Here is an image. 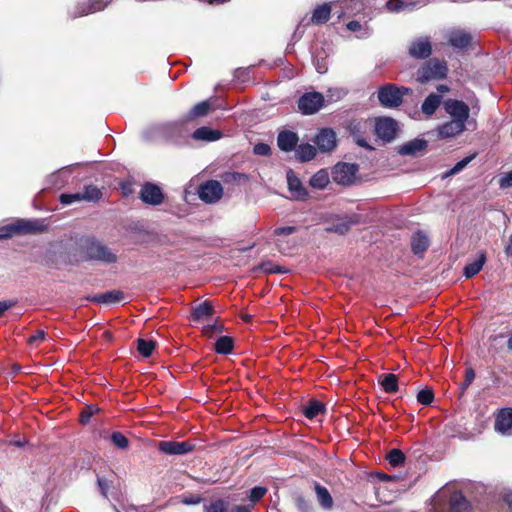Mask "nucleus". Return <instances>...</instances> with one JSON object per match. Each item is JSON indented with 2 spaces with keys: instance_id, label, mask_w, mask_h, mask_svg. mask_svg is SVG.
Returning a JSON list of instances; mask_svg holds the SVG:
<instances>
[{
  "instance_id": "nucleus-14",
  "label": "nucleus",
  "mask_w": 512,
  "mask_h": 512,
  "mask_svg": "<svg viewBox=\"0 0 512 512\" xmlns=\"http://www.w3.org/2000/svg\"><path fill=\"white\" fill-rule=\"evenodd\" d=\"M431 54L432 45L428 38H418L409 46V55L415 59H427Z\"/></svg>"
},
{
  "instance_id": "nucleus-64",
  "label": "nucleus",
  "mask_w": 512,
  "mask_h": 512,
  "mask_svg": "<svg viewBox=\"0 0 512 512\" xmlns=\"http://www.w3.org/2000/svg\"><path fill=\"white\" fill-rule=\"evenodd\" d=\"M505 253L507 256H512V233L508 245L505 247Z\"/></svg>"
},
{
  "instance_id": "nucleus-12",
  "label": "nucleus",
  "mask_w": 512,
  "mask_h": 512,
  "mask_svg": "<svg viewBox=\"0 0 512 512\" xmlns=\"http://www.w3.org/2000/svg\"><path fill=\"white\" fill-rule=\"evenodd\" d=\"M314 142L321 152H330L337 144L336 133L330 128H323L316 135Z\"/></svg>"
},
{
  "instance_id": "nucleus-18",
  "label": "nucleus",
  "mask_w": 512,
  "mask_h": 512,
  "mask_svg": "<svg viewBox=\"0 0 512 512\" xmlns=\"http://www.w3.org/2000/svg\"><path fill=\"white\" fill-rule=\"evenodd\" d=\"M125 295L120 290H110L94 296H87L86 299L97 304H112L124 300Z\"/></svg>"
},
{
  "instance_id": "nucleus-51",
  "label": "nucleus",
  "mask_w": 512,
  "mask_h": 512,
  "mask_svg": "<svg viewBox=\"0 0 512 512\" xmlns=\"http://www.w3.org/2000/svg\"><path fill=\"white\" fill-rule=\"evenodd\" d=\"M267 493V488L263 486H255L250 490L249 500L252 503L260 501Z\"/></svg>"
},
{
  "instance_id": "nucleus-23",
  "label": "nucleus",
  "mask_w": 512,
  "mask_h": 512,
  "mask_svg": "<svg viewBox=\"0 0 512 512\" xmlns=\"http://www.w3.org/2000/svg\"><path fill=\"white\" fill-rule=\"evenodd\" d=\"M314 491L319 505L324 510H331L334 506V501L329 490L325 486L315 482Z\"/></svg>"
},
{
  "instance_id": "nucleus-44",
  "label": "nucleus",
  "mask_w": 512,
  "mask_h": 512,
  "mask_svg": "<svg viewBox=\"0 0 512 512\" xmlns=\"http://www.w3.org/2000/svg\"><path fill=\"white\" fill-rule=\"evenodd\" d=\"M417 401H418V403H420L424 406L431 405L434 401L433 390L430 388H425V389L420 390L417 394Z\"/></svg>"
},
{
  "instance_id": "nucleus-28",
  "label": "nucleus",
  "mask_w": 512,
  "mask_h": 512,
  "mask_svg": "<svg viewBox=\"0 0 512 512\" xmlns=\"http://www.w3.org/2000/svg\"><path fill=\"white\" fill-rule=\"evenodd\" d=\"M331 16V6L327 3L317 6L311 16L310 22L314 25H322L328 22Z\"/></svg>"
},
{
  "instance_id": "nucleus-38",
  "label": "nucleus",
  "mask_w": 512,
  "mask_h": 512,
  "mask_svg": "<svg viewBox=\"0 0 512 512\" xmlns=\"http://www.w3.org/2000/svg\"><path fill=\"white\" fill-rule=\"evenodd\" d=\"M256 269L267 274H284L288 272L287 268L277 265L271 260L261 262Z\"/></svg>"
},
{
  "instance_id": "nucleus-39",
  "label": "nucleus",
  "mask_w": 512,
  "mask_h": 512,
  "mask_svg": "<svg viewBox=\"0 0 512 512\" xmlns=\"http://www.w3.org/2000/svg\"><path fill=\"white\" fill-rule=\"evenodd\" d=\"M103 196L101 189H99L95 185H86L84 186L82 197L85 201L88 202H98Z\"/></svg>"
},
{
  "instance_id": "nucleus-35",
  "label": "nucleus",
  "mask_w": 512,
  "mask_h": 512,
  "mask_svg": "<svg viewBox=\"0 0 512 512\" xmlns=\"http://www.w3.org/2000/svg\"><path fill=\"white\" fill-rule=\"evenodd\" d=\"M441 103V97L435 93L429 94L422 103V112L426 115H433Z\"/></svg>"
},
{
  "instance_id": "nucleus-3",
  "label": "nucleus",
  "mask_w": 512,
  "mask_h": 512,
  "mask_svg": "<svg viewBox=\"0 0 512 512\" xmlns=\"http://www.w3.org/2000/svg\"><path fill=\"white\" fill-rule=\"evenodd\" d=\"M448 66L446 61L432 58L423 63L416 72L418 82L424 84L434 80H442L447 77Z\"/></svg>"
},
{
  "instance_id": "nucleus-10",
  "label": "nucleus",
  "mask_w": 512,
  "mask_h": 512,
  "mask_svg": "<svg viewBox=\"0 0 512 512\" xmlns=\"http://www.w3.org/2000/svg\"><path fill=\"white\" fill-rule=\"evenodd\" d=\"M444 107L446 112L452 117V120L465 125L470 114L469 106L465 102L456 99H448Z\"/></svg>"
},
{
  "instance_id": "nucleus-34",
  "label": "nucleus",
  "mask_w": 512,
  "mask_h": 512,
  "mask_svg": "<svg viewBox=\"0 0 512 512\" xmlns=\"http://www.w3.org/2000/svg\"><path fill=\"white\" fill-rule=\"evenodd\" d=\"M214 349L218 354L228 355L234 349V339L230 336H221L216 340Z\"/></svg>"
},
{
  "instance_id": "nucleus-33",
  "label": "nucleus",
  "mask_w": 512,
  "mask_h": 512,
  "mask_svg": "<svg viewBox=\"0 0 512 512\" xmlns=\"http://www.w3.org/2000/svg\"><path fill=\"white\" fill-rule=\"evenodd\" d=\"M329 182L330 178L327 170L321 169L310 178L309 185L314 189L322 190L327 187Z\"/></svg>"
},
{
  "instance_id": "nucleus-58",
  "label": "nucleus",
  "mask_w": 512,
  "mask_h": 512,
  "mask_svg": "<svg viewBox=\"0 0 512 512\" xmlns=\"http://www.w3.org/2000/svg\"><path fill=\"white\" fill-rule=\"evenodd\" d=\"M297 231V227L295 226H283L278 227L274 230L275 235H290Z\"/></svg>"
},
{
  "instance_id": "nucleus-32",
  "label": "nucleus",
  "mask_w": 512,
  "mask_h": 512,
  "mask_svg": "<svg viewBox=\"0 0 512 512\" xmlns=\"http://www.w3.org/2000/svg\"><path fill=\"white\" fill-rule=\"evenodd\" d=\"M221 132L219 130H213L209 127H200L193 132V138L196 140L204 141H215L220 139Z\"/></svg>"
},
{
  "instance_id": "nucleus-11",
  "label": "nucleus",
  "mask_w": 512,
  "mask_h": 512,
  "mask_svg": "<svg viewBox=\"0 0 512 512\" xmlns=\"http://www.w3.org/2000/svg\"><path fill=\"white\" fill-rule=\"evenodd\" d=\"M198 194L205 203H214L221 199L223 187L217 180H209L199 187Z\"/></svg>"
},
{
  "instance_id": "nucleus-43",
  "label": "nucleus",
  "mask_w": 512,
  "mask_h": 512,
  "mask_svg": "<svg viewBox=\"0 0 512 512\" xmlns=\"http://www.w3.org/2000/svg\"><path fill=\"white\" fill-rule=\"evenodd\" d=\"M228 506V501L216 499L211 501L209 505L204 506V512H228Z\"/></svg>"
},
{
  "instance_id": "nucleus-24",
  "label": "nucleus",
  "mask_w": 512,
  "mask_h": 512,
  "mask_svg": "<svg viewBox=\"0 0 512 512\" xmlns=\"http://www.w3.org/2000/svg\"><path fill=\"white\" fill-rule=\"evenodd\" d=\"M326 412V406L323 402L317 399H310L306 405L302 407V413L307 419H314L320 414Z\"/></svg>"
},
{
  "instance_id": "nucleus-4",
  "label": "nucleus",
  "mask_w": 512,
  "mask_h": 512,
  "mask_svg": "<svg viewBox=\"0 0 512 512\" xmlns=\"http://www.w3.org/2000/svg\"><path fill=\"white\" fill-rule=\"evenodd\" d=\"M85 259L99 261L105 264L116 263L118 257L110 248L97 240H87L82 246Z\"/></svg>"
},
{
  "instance_id": "nucleus-49",
  "label": "nucleus",
  "mask_w": 512,
  "mask_h": 512,
  "mask_svg": "<svg viewBox=\"0 0 512 512\" xmlns=\"http://www.w3.org/2000/svg\"><path fill=\"white\" fill-rule=\"evenodd\" d=\"M176 499H179L185 505H198L203 501V497L200 494H184Z\"/></svg>"
},
{
  "instance_id": "nucleus-50",
  "label": "nucleus",
  "mask_w": 512,
  "mask_h": 512,
  "mask_svg": "<svg viewBox=\"0 0 512 512\" xmlns=\"http://www.w3.org/2000/svg\"><path fill=\"white\" fill-rule=\"evenodd\" d=\"M84 200L82 197V192L77 193H63L59 197V201L63 205H69L76 201Z\"/></svg>"
},
{
  "instance_id": "nucleus-45",
  "label": "nucleus",
  "mask_w": 512,
  "mask_h": 512,
  "mask_svg": "<svg viewBox=\"0 0 512 512\" xmlns=\"http://www.w3.org/2000/svg\"><path fill=\"white\" fill-rule=\"evenodd\" d=\"M110 439L113 445L119 449H126L129 446L128 438L121 432H113Z\"/></svg>"
},
{
  "instance_id": "nucleus-57",
  "label": "nucleus",
  "mask_w": 512,
  "mask_h": 512,
  "mask_svg": "<svg viewBox=\"0 0 512 512\" xmlns=\"http://www.w3.org/2000/svg\"><path fill=\"white\" fill-rule=\"evenodd\" d=\"M296 502H297V507L301 512H313L312 506L310 505V503L307 500H305L304 497L299 496L297 498Z\"/></svg>"
},
{
  "instance_id": "nucleus-37",
  "label": "nucleus",
  "mask_w": 512,
  "mask_h": 512,
  "mask_svg": "<svg viewBox=\"0 0 512 512\" xmlns=\"http://www.w3.org/2000/svg\"><path fill=\"white\" fill-rule=\"evenodd\" d=\"M210 110H211V103L209 100L199 102L189 111L188 118L192 120V119L206 116Z\"/></svg>"
},
{
  "instance_id": "nucleus-31",
  "label": "nucleus",
  "mask_w": 512,
  "mask_h": 512,
  "mask_svg": "<svg viewBox=\"0 0 512 512\" xmlns=\"http://www.w3.org/2000/svg\"><path fill=\"white\" fill-rule=\"evenodd\" d=\"M316 148L308 143L300 144L295 148V157L300 162H308L315 158Z\"/></svg>"
},
{
  "instance_id": "nucleus-15",
  "label": "nucleus",
  "mask_w": 512,
  "mask_h": 512,
  "mask_svg": "<svg viewBox=\"0 0 512 512\" xmlns=\"http://www.w3.org/2000/svg\"><path fill=\"white\" fill-rule=\"evenodd\" d=\"M448 504L450 512H471V503L461 491L452 492Z\"/></svg>"
},
{
  "instance_id": "nucleus-60",
  "label": "nucleus",
  "mask_w": 512,
  "mask_h": 512,
  "mask_svg": "<svg viewBox=\"0 0 512 512\" xmlns=\"http://www.w3.org/2000/svg\"><path fill=\"white\" fill-rule=\"evenodd\" d=\"M16 304L17 301L15 300L0 301V317H2L7 310L14 307Z\"/></svg>"
},
{
  "instance_id": "nucleus-29",
  "label": "nucleus",
  "mask_w": 512,
  "mask_h": 512,
  "mask_svg": "<svg viewBox=\"0 0 512 512\" xmlns=\"http://www.w3.org/2000/svg\"><path fill=\"white\" fill-rule=\"evenodd\" d=\"M429 247L428 237L421 231H417L411 239V249L414 254L420 255Z\"/></svg>"
},
{
  "instance_id": "nucleus-9",
  "label": "nucleus",
  "mask_w": 512,
  "mask_h": 512,
  "mask_svg": "<svg viewBox=\"0 0 512 512\" xmlns=\"http://www.w3.org/2000/svg\"><path fill=\"white\" fill-rule=\"evenodd\" d=\"M164 193L155 183L145 182L140 191V199L148 205L158 206L164 202Z\"/></svg>"
},
{
  "instance_id": "nucleus-61",
  "label": "nucleus",
  "mask_w": 512,
  "mask_h": 512,
  "mask_svg": "<svg viewBox=\"0 0 512 512\" xmlns=\"http://www.w3.org/2000/svg\"><path fill=\"white\" fill-rule=\"evenodd\" d=\"M346 28L351 32H360L362 31V24L357 20L349 21L346 24Z\"/></svg>"
},
{
  "instance_id": "nucleus-42",
  "label": "nucleus",
  "mask_w": 512,
  "mask_h": 512,
  "mask_svg": "<svg viewBox=\"0 0 512 512\" xmlns=\"http://www.w3.org/2000/svg\"><path fill=\"white\" fill-rule=\"evenodd\" d=\"M355 223H356L355 221H351V220L341 221V222L333 224L330 227H327L326 231L329 233H337L339 235H345L350 231L351 226Z\"/></svg>"
},
{
  "instance_id": "nucleus-41",
  "label": "nucleus",
  "mask_w": 512,
  "mask_h": 512,
  "mask_svg": "<svg viewBox=\"0 0 512 512\" xmlns=\"http://www.w3.org/2000/svg\"><path fill=\"white\" fill-rule=\"evenodd\" d=\"M385 6L389 12H400L405 9L411 11L414 9L415 3L405 2L403 0H388Z\"/></svg>"
},
{
  "instance_id": "nucleus-2",
  "label": "nucleus",
  "mask_w": 512,
  "mask_h": 512,
  "mask_svg": "<svg viewBox=\"0 0 512 512\" xmlns=\"http://www.w3.org/2000/svg\"><path fill=\"white\" fill-rule=\"evenodd\" d=\"M412 93L413 90L411 88L388 83L379 87L377 98L381 106L395 109L402 105L404 96L411 95Z\"/></svg>"
},
{
  "instance_id": "nucleus-40",
  "label": "nucleus",
  "mask_w": 512,
  "mask_h": 512,
  "mask_svg": "<svg viewBox=\"0 0 512 512\" xmlns=\"http://www.w3.org/2000/svg\"><path fill=\"white\" fill-rule=\"evenodd\" d=\"M156 347L155 341L145 340L142 338L137 339V351L139 354L145 358H148L152 355L154 349Z\"/></svg>"
},
{
  "instance_id": "nucleus-5",
  "label": "nucleus",
  "mask_w": 512,
  "mask_h": 512,
  "mask_svg": "<svg viewBox=\"0 0 512 512\" xmlns=\"http://www.w3.org/2000/svg\"><path fill=\"white\" fill-rule=\"evenodd\" d=\"M358 170L359 165L356 163L339 162L332 169V179L343 186L351 185Z\"/></svg>"
},
{
  "instance_id": "nucleus-7",
  "label": "nucleus",
  "mask_w": 512,
  "mask_h": 512,
  "mask_svg": "<svg viewBox=\"0 0 512 512\" xmlns=\"http://www.w3.org/2000/svg\"><path fill=\"white\" fill-rule=\"evenodd\" d=\"M375 134L383 141H392L398 132V123L391 117H378L375 119Z\"/></svg>"
},
{
  "instance_id": "nucleus-54",
  "label": "nucleus",
  "mask_w": 512,
  "mask_h": 512,
  "mask_svg": "<svg viewBox=\"0 0 512 512\" xmlns=\"http://www.w3.org/2000/svg\"><path fill=\"white\" fill-rule=\"evenodd\" d=\"M46 338V333L44 330H37L33 335H31L27 339V343L29 345H38V343L43 342Z\"/></svg>"
},
{
  "instance_id": "nucleus-59",
  "label": "nucleus",
  "mask_w": 512,
  "mask_h": 512,
  "mask_svg": "<svg viewBox=\"0 0 512 512\" xmlns=\"http://www.w3.org/2000/svg\"><path fill=\"white\" fill-rule=\"evenodd\" d=\"M499 185L501 188L512 187V170L500 178Z\"/></svg>"
},
{
  "instance_id": "nucleus-13",
  "label": "nucleus",
  "mask_w": 512,
  "mask_h": 512,
  "mask_svg": "<svg viewBox=\"0 0 512 512\" xmlns=\"http://www.w3.org/2000/svg\"><path fill=\"white\" fill-rule=\"evenodd\" d=\"M108 5L107 0H87L79 3L72 12L73 18L86 16L103 10Z\"/></svg>"
},
{
  "instance_id": "nucleus-8",
  "label": "nucleus",
  "mask_w": 512,
  "mask_h": 512,
  "mask_svg": "<svg viewBox=\"0 0 512 512\" xmlns=\"http://www.w3.org/2000/svg\"><path fill=\"white\" fill-rule=\"evenodd\" d=\"M158 450L166 455H185L195 450V444L191 441H160Z\"/></svg>"
},
{
  "instance_id": "nucleus-17",
  "label": "nucleus",
  "mask_w": 512,
  "mask_h": 512,
  "mask_svg": "<svg viewBox=\"0 0 512 512\" xmlns=\"http://www.w3.org/2000/svg\"><path fill=\"white\" fill-rule=\"evenodd\" d=\"M299 141L298 135L289 130L281 131L277 137V145L284 152H291L297 147Z\"/></svg>"
},
{
  "instance_id": "nucleus-62",
  "label": "nucleus",
  "mask_w": 512,
  "mask_h": 512,
  "mask_svg": "<svg viewBox=\"0 0 512 512\" xmlns=\"http://www.w3.org/2000/svg\"><path fill=\"white\" fill-rule=\"evenodd\" d=\"M315 66H316L317 71L321 74H323L327 71V65H326L324 59H322V60L317 59Z\"/></svg>"
},
{
  "instance_id": "nucleus-53",
  "label": "nucleus",
  "mask_w": 512,
  "mask_h": 512,
  "mask_svg": "<svg viewBox=\"0 0 512 512\" xmlns=\"http://www.w3.org/2000/svg\"><path fill=\"white\" fill-rule=\"evenodd\" d=\"M223 325L221 324H209L203 327V334L207 337H212L215 333H220L223 331Z\"/></svg>"
},
{
  "instance_id": "nucleus-1",
  "label": "nucleus",
  "mask_w": 512,
  "mask_h": 512,
  "mask_svg": "<svg viewBox=\"0 0 512 512\" xmlns=\"http://www.w3.org/2000/svg\"><path fill=\"white\" fill-rule=\"evenodd\" d=\"M48 231V226L38 219H18L0 228V240L14 235L41 234Z\"/></svg>"
},
{
  "instance_id": "nucleus-6",
  "label": "nucleus",
  "mask_w": 512,
  "mask_h": 512,
  "mask_svg": "<svg viewBox=\"0 0 512 512\" xmlns=\"http://www.w3.org/2000/svg\"><path fill=\"white\" fill-rule=\"evenodd\" d=\"M324 96L320 92H307L298 100V109L304 115H312L324 106Z\"/></svg>"
},
{
  "instance_id": "nucleus-21",
  "label": "nucleus",
  "mask_w": 512,
  "mask_h": 512,
  "mask_svg": "<svg viewBox=\"0 0 512 512\" xmlns=\"http://www.w3.org/2000/svg\"><path fill=\"white\" fill-rule=\"evenodd\" d=\"M486 260V252L480 251L477 254V258L474 261L467 263L464 266L463 275L465 276V278L470 279L477 275L482 270L484 264L486 263Z\"/></svg>"
},
{
  "instance_id": "nucleus-27",
  "label": "nucleus",
  "mask_w": 512,
  "mask_h": 512,
  "mask_svg": "<svg viewBox=\"0 0 512 512\" xmlns=\"http://www.w3.org/2000/svg\"><path fill=\"white\" fill-rule=\"evenodd\" d=\"M512 428V408L500 410L496 417L495 429L505 433Z\"/></svg>"
},
{
  "instance_id": "nucleus-46",
  "label": "nucleus",
  "mask_w": 512,
  "mask_h": 512,
  "mask_svg": "<svg viewBox=\"0 0 512 512\" xmlns=\"http://www.w3.org/2000/svg\"><path fill=\"white\" fill-rule=\"evenodd\" d=\"M99 411V408L95 405H87L80 412L79 421L81 424L89 423L91 417Z\"/></svg>"
},
{
  "instance_id": "nucleus-26",
  "label": "nucleus",
  "mask_w": 512,
  "mask_h": 512,
  "mask_svg": "<svg viewBox=\"0 0 512 512\" xmlns=\"http://www.w3.org/2000/svg\"><path fill=\"white\" fill-rule=\"evenodd\" d=\"M426 147V140L414 139L400 146L398 152L401 155L415 156L418 152L424 151Z\"/></svg>"
},
{
  "instance_id": "nucleus-19",
  "label": "nucleus",
  "mask_w": 512,
  "mask_h": 512,
  "mask_svg": "<svg viewBox=\"0 0 512 512\" xmlns=\"http://www.w3.org/2000/svg\"><path fill=\"white\" fill-rule=\"evenodd\" d=\"M214 312L211 302L205 300L192 308L190 319L194 322L204 321L213 316Z\"/></svg>"
},
{
  "instance_id": "nucleus-36",
  "label": "nucleus",
  "mask_w": 512,
  "mask_h": 512,
  "mask_svg": "<svg viewBox=\"0 0 512 512\" xmlns=\"http://www.w3.org/2000/svg\"><path fill=\"white\" fill-rule=\"evenodd\" d=\"M386 460L393 468H397L405 464L406 456L402 450L393 448L387 453Z\"/></svg>"
},
{
  "instance_id": "nucleus-16",
  "label": "nucleus",
  "mask_w": 512,
  "mask_h": 512,
  "mask_svg": "<svg viewBox=\"0 0 512 512\" xmlns=\"http://www.w3.org/2000/svg\"><path fill=\"white\" fill-rule=\"evenodd\" d=\"M287 181L290 192L297 200H306L309 197L307 189L303 186L301 180L292 172L287 173Z\"/></svg>"
},
{
  "instance_id": "nucleus-25",
  "label": "nucleus",
  "mask_w": 512,
  "mask_h": 512,
  "mask_svg": "<svg viewBox=\"0 0 512 512\" xmlns=\"http://www.w3.org/2000/svg\"><path fill=\"white\" fill-rule=\"evenodd\" d=\"M378 383L384 392L393 394L399 390L398 376L393 373L381 374L378 377Z\"/></svg>"
},
{
  "instance_id": "nucleus-47",
  "label": "nucleus",
  "mask_w": 512,
  "mask_h": 512,
  "mask_svg": "<svg viewBox=\"0 0 512 512\" xmlns=\"http://www.w3.org/2000/svg\"><path fill=\"white\" fill-rule=\"evenodd\" d=\"M475 157V154L465 157L464 159L457 162L448 172H446L445 176H450L459 173L462 171Z\"/></svg>"
},
{
  "instance_id": "nucleus-20",
  "label": "nucleus",
  "mask_w": 512,
  "mask_h": 512,
  "mask_svg": "<svg viewBox=\"0 0 512 512\" xmlns=\"http://www.w3.org/2000/svg\"><path fill=\"white\" fill-rule=\"evenodd\" d=\"M472 36L463 30L452 31L448 38V43L454 48L466 49L471 45Z\"/></svg>"
},
{
  "instance_id": "nucleus-30",
  "label": "nucleus",
  "mask_w": 512,
  "mask_h": 512,
  "mask_svg": "<svg viewBox=\"0 0 512 512\" xmlns=\"http://www.w3.org/2000/svg\"><path fill=\"white\" fill-rule=\"evenodd\" d=\"M365 126V123H363L360 120H351L347 126L349 132L356 138V143L360 147L372 149L371 146L367 143V141L364 138H361L360 135L363 132V128Z\"/></svg>"
},
{
  "instance_id": "nucleus-22",
  "label": "nucleus",
  "mask_w": 512,
  "mask_h": 512,
  "mask_svg": "<svg viewBox=\"0 0 512 512\" xmlns=\"http://www.w3.org/2000/svg\"><path fill=\"white\" fill-rule=\"evenodd\" d=\"M465 130V125L455 120H450L438 127V134L442 138L454 137Z\"/></svg>"
},
{
  "instance_id": "nucleus-52",
  "label": "nucleus",
  "mask_w": 512,
  "mask_h": 512,
  "mask_svg": "<svg viewBox=\"0 0 512 512\" xmlns=\"http://www.w3.org/2000/svg\"><path fill=\"white\" fill-rule=\"evenodd\" d=\"M112 481H109L108 479L104 477L97 476V486L99 488L100 494L104 498H108V491L110 489Z\"/></svg>"
},
{
  "instance_id": "nucleus-63",
  "label": "nucleus",
  "mask_w": 512,
  "mask_h": 512,
  "mask_svg": "<svg viewBox=\"0 0 512 512\" xmlns=\"http://www.w3.org/2000/svg\"><path fill=\"white\" fill-rule=\"evenodd\" d=\"M231 512H251V508L245 505H235Z\"/></svg>"
},
{
  "instance_id": "nucleus-48",
  "label": "nucleus",
  "mask_w": 512,
  "mask_h": 512,
  "mask_svg": "<svg viewBox=\"0 0 512 512\" xmlns=\"http://www.w3.org/2000/svg\"><path fill=\"white\" fill-rule=\"evenodd\" d=\"M475 376H476V374L472 367H469L465 370L464 381L460 384V390H461L460 395L461 396L465 393V391L468 389V387L472 384V382L475 379Z\"/></svg>"
},
{
  "instance_id": "nucleus-55",
  "label": "nucleus",
  "mask_w": 512,
  "mask_h": 512,
  "mask_svg": "<svg viewBox=\"0 0 512 512\" xmlns=\"http://www.w3.org/2000/svg\"><path fill=\"white\" fill-rule=\"evenodd\" d=\"M253 152L256 155L268 156L271 153V148L266 143H257L253 147Z\"/></svg>"
},
{
  "instance_id": "nucleus-56",
  "label": "nucleus",
  "mask_w": 512,
  "mask_h": 512,
  "mask_svg": "<svg viewBox=\"0 0 512 512\" xmlns=\"http://www.w3.org/2000/svg\"><path fill=\"white\" fill-rule=\"evenodd\" d=\"M119 188L124 197H129L134 193L133 183L130 180L120 182Z\"/></svg>"
}]
</instances>
